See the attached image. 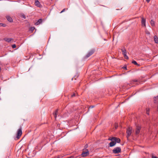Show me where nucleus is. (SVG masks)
Listing matches in <instances>:
<instances>
[{
    "instance_id": "a211bd4d",
    "label": "nucleus",
    "mask_w": 158,
    "mask_h": 158,
    "mask_svg": "<svg viewBox=\"0 0 158 158\" xmlns=\"http://www.w3.org/2000/svg\"><path fill=\"white\" fill-rule=\"evenodd\" d=\"M121 50L123 54H127L126 50L124 47L121 49Z\"/></svg>"
},
{
    "instance_id": "cd10ccee",
    "label": "nucleus",
    "mask_w": 158,
    "mask_h": 158,
    "mask_svg": "<svg viewBox=\"0 0 158 158\" xmlns=\"http://www.w3.org/2000/svg\"><path fill=\"white\" fill-rule=\"evenodd\" d=\"M65 9H65V8H64V9H63V10H62L60 12V13H62V12H64V11H65Z\"/></svg>"
},
{
    "instance_id": "20e7f679",
    "label": "nucleus",
    "mask_w": 158,
    "mask_h": 158,
    "mask_svg": "<svg viewBox=\"0 0 158 158\" xmlns=\"http://www.w3.org/2000/svg\"><path fill=\"white\" fill-rule=\"evenodd\" d=\"M22 128L21 127L20 128H19L18 130L17 131V136L16 138L17 139H19L20 137L22 135Z\"/></svg>"
},
{
    "instance_id": "f3484780",
    "label": "nucleus",
    "mask_w": 158,
    "mask_h": 158,
    "mask_svg": "<svg viewBox=\"0 0 158 158\" xmlns=\"http://www.w3.org/2000/svg\"><path fill=\"white\" fill-rule=\"evenodd\" d=\"M154 40L155 43L156 44L158 43V38L156 35H155L154 36Z\"/></svg>"
},
{
    "instance_id": "f03ea898",
    "label": "nucleus",
    "mask_w": 158,
    "mask_h": 158,
    "mask_svg": "<svg viewBox=\"0 0 158 158\" xmlns=\"http://www.w3.org/2000/svg\"><path fill=\"white\" fill-rule=\"evenodd\" d=\"M121 151V148L119 147H117L113 149L112 150L113 153L117 154L120 152Z\"/></svg>"
},
{
    "instance_id": "6ab92c4d",
    "label": "nucleus",
    "mask_w": 158,
    "mask_h": 158,
    "mask_svg": "<svg viewBox=\"0 0 158 158\" xmlns=\"http://www.w3.org/2000/svg\"><path fill=\"white\" fill-rule=\"evenodd\" d=\"M150 23L152 26H153L155 25V22L153 20H151L150 21Z\"/></svg>"
},
{
    "instance_id": "7c9ffc66",
    "label": "nucleus",
    "mask_w": 158,
    "mask_h": 158,
    "mask_svg": "<svg viewBox=\"0 0 158 158\" xmlns=\"http://www.w3.org/2000/svg\"><path fill=\"white\" fill-rule=\"evenodd\" d=\"M146 33L148 34H150V32L148 31L147 30H146Z\"/></svg>"
},
{
    "instance_id": "c756f323",
    "label": "nucleus",
    "mask_w": 158,
    "mask_h": 158,
    "mask_svg": "<svg viewBox=\"0 0 158 158\" xmlns=\"http://www.w3.org/2000/svg\"><path fill=\"white\" fill-rule=\"evenodd\" d=\"M22 17L24 19H25L26 18L24 14L22 15Z\"/></svg>"
},
{
    "instance_id": "4be33fe9",
    "label": "nucleus",
    "mask_w": 158,
    "mask_h": 158,
    "mask_svg": "<svg viewBox=\"0 0 158 158\" xmlns=\"http://www.w3.org/2000/svg\"><path fill=\"white\" fill-rule=\"evenodd\" d=\"M114 137H112V138H110L108 139V140H111V141H114Z\"/></svg>"
},
{
    "instance_id": "72a5a7b5",
    "label": "nucleus",
    "mask_w": 158,
    "mask_h": 158,
    "mask_svg": "<svg viewBox=\"0 0 158 158\" xmlns=\"http://www.w3.org/2000/svg\"><path fill=\"white\" fill-rule=\"evenodd\" d=\"M123 68L125 69H126L127 70V67H123Z\"/></svg>"
},
{
    "instance_id": "7ed1b4c3",
    "label": "nucleus",
    "mask_w": 158,
    "mask_h": 158,
    "mask_svg": "<svg viewBox=\"0 0 158 158\" xmlns=\"http://www.w3.org/2000/svg\"><path fill=\"white\" fill-rule=\"evenodd\" d=\"M89 154V153L88 149H86L85 150V149H83L82 153L81 154L82 156L84 157H85Z\"/></svg>"
},
{
    "instance_id": "bb28decb",
    "label": "nucleus",
    "mask_w": 158,
    "mask_h": 158,
    "mask_svg": "<svg viewBox=\"0 0 158 158\" xmlns=\"http://www.w3.org/2000/svg\"><path fill=\"white\" fill-rule=\"evenodd\" d=\"M16 47V46L15 44H13L12 45V47L13 48H15Z\"/></svg>"
},
{
    "instance_id": "ddd939ff",
    "label": "nucleus",
    "mask_w": 158,
    "mask_h": 158,
    "mask_svg": "<svg viewBox=\"0 0 158 158\" xmlns=\"http://www.w3.org/2000/svg\"><path fill=\"white\" fill-rule=\"evenodd\" d=\"M116 144V142L114 141H111L109 143V146L110 147H112L114 146Z\"/></svg>"
},
{
    "instance_id": "473e14b6",
    "label": "nucleus",
    "mask_w": 158,
    "mask_h": 158,
    "mask_svg": "<svg viewBox=\"0 0 158 158\" xmlns=\"http://www.w3.org/2000/svg\"><path fill=\"white\" fill-rule=\"evenodd\" d=\"M152 158H157V157L156 156H152Z\"/></svg>"
},
{
    "instance_id": "aec40b11",
    "label": "nucleus",
    "mask_w": 158,
    "mask_h": 158,
    "mask_svg": "<svg viewBox=\"0 0 158 158\" xmlns=\"http://www.w3.org/2000/svg\"><path fill=\"white\" fill-rule=\"evenodd\" d=\"M123 54L124 55V57L126 59H128V57L127 55V54Z\"/></svg>"
},
{
    "instance_id": "2eb2a0df",
    "label": "nucleus",
    "mask_w": 158,
    "mask_h": 158,
    "mask_svg": "<svg viewBox=\"0 0 158 158\" xmlns=\"http://www.w3.org/2000/svg\"><path fill=\"white\" fill-rule=\"evenodd\" d=\"M150 110V109L149 108H147L146 109V113L148 115H149V113Z\"/></svg>"
},
{
    "instance_id": "f704fd0d",
    "label": "nucleus",
    "mask_w": 158,
    "mask_h": 158,
    "mask_svg": "<svg viewBox=\"0 0 158 158\" xmlns=\"http://www.w3.org/2000/svg\"><path fill=\"white\" fill-rule=\"evenodd\" d=\"M150 0H146V1L148 3L149 2Z\"/></svg>"
},
{
    "instance_id": "c9c22d12",
    "label": "nucleus",
    "mask_w": 158,
    "mask_h": 158,
    "mask_svg": "<svg viewBox=\"0 0 158 158\" xmlns=\"http://www.w3.org/2000/svg\"><path fill=\"white\" fill-rule=\"evenodd\" d=\"M94 107V106H91L89 107V108H93Z\"/></svg>"
},
{
    "instance_id": "0eeeda50",
    "label": "nucleus",
    "mask_w": 158,
    "mask_h": 158,
    "mask_svg": "<svg viewBox=\"0 0 158 158\" xmlns=\"http://www.w3.org/2000/svg\"><path fill=\"white\" fill-rule=\"evenodd\" d=\"M136 128L135 131V133L136 134H138L139 133L140 130L141 129V127L137 125L136 126Z\"/></svg>"
},
{
    "instance_id": "f257e3e1",
    "label": "nucleus",
    "mask_w": 158,
    "mask_h": 158,
    "mask_svg": "<svg viewBox=\"0 0 158 158\" xmlns=\"http://www.w3.org/2000/svg\"><path fill=\"white\" fill-rule=\"evenodd\" d=\"M94 52L95 50L94 49H92L90 50L85 55V58H88L92 55L94 53Z\"/></svg>"
},
{
    "instance_id": "9d476101",
    "label": "nucleus",
    "mask_w": 158,
    "mask_h": 158,
    "mask_svg": "<svg viewBox=\"0 0 158 158\" xmlns=\"http://www.w3.org/2000/svg\"><path fill=\"white\" fill-rule=\"evenodd\" d=\"M114 141L116 142V143H119L120 142L121 140L119 138L114 137Z\"/></svg>"
},
{
    "instance_id": "393cba45",
    "label": "nucleus",
    "mask_w": 158,
    "mask_h": 158,
    "mask_svg": "<svg viewBox=\"0 0 158 158\" xmlns=\"http://www.w3.org/2000/svg\"><path fill=\"white\" fill-rule=\"evenodd\" d=\"M88 147V144H86L85 146V148L84 149H85H85H87L86 148H87Z\"/></svg>"
},
{
    "instance_id": "412c9836",
    "label": "nucleus",
    "mask_w": 158,
    "mask_h": 158,
    "mask_svg": "<svg viewBox=\"0 0 158 158\" xmlns=\"http://www.w3.org/2000/svg\"><path fill=\"white\" fill-rule=\"evenodd\" d=\"M157 98H158V96H157L155 97H154V103H156V101L157 100Z\"/></svg>"
},
{
    "instance_id": "4468645a",
    "label": "nucleus",
    "mask_w": 158,
    "mask_h": 158,
    "mask_svg": "<svg viewBox=\"0 0 158 158\" xmlns=\"http://www.w3.org/2000/svg\"><path fill=\"white\" fill-rule=\"evenodd\" d=\"M42 19H39L37 22L35 23V25H38L42 23Z\"/></svg>"
},
{
    "instance_id": "c85d7f7f",
    "label": "nucleus",
    "mask_w": 158,
    "mask_h": 158,
    "mask_svg": "<svg viewBox=\"0 0 158 158\" xmlns=\"http://www.w3.org/2000/svg\"><path fill=\"white\" fill-rule=\"evenodd\" d=\"M76 94H75V93H74L73 94H72V95H71V97H74V96H76Z\"/></svg>"
},
{
    "instance_id": "9b49d317",
    "label": "nucleus",
    "mask_w": 158,
    "mask_h": 158,
    "mask_svg": "<svg viewBox=\"0 0 158 158\" xmlns=\"http://www.w3.org/2000/svg\"><path fill=\"white\" fill-rule=\"evenodd\" d=\"M35 5L37 6V7H40L41 5L40 4V2L38 1V0H36L35 1Z\"/></svg>"
},
{
    "instance_id": "a878e982",
    "label": "nucleus",
    "mask_w": 158,
    "mask_h": 158,
    "mask_svg": "<svg viewBox=\"0 0 158 158\" xmlns=\"http://www.w3.org/2000/svg\"><path fill=\"white\" fill-rule=\"evenodd\" d=\"M35 28L34 27H31L30 28V30L32 31H33L34 29H35Z\"/></svg>"
},
{
    "instance_id": "423d86ee",
    "label": "nucleus",
    "mask_w": 158,
    "mask_h": 158,
    "mask_svg": "<svg viewBox=\"0 0 158 158\" xmlns=\"http://www.w3.org/2000/svg\"><path fill=\"white\" fill-rule=\"evenodd\" d=\"M127 137L128 138L131 135V129L129 127L127 129Z\"/></svg>"
},
{
    "instance_id": "f8f14e48",
    "label": "nucleus",
    "mask_w": 158,
    "mask_h": 158,
    "mask_svg": "<svg viewBox=\"0 0 158 158\" xmlns=\"http://www.w3.org/2000/svg\"><path fill=\"white\" fill-rule=\"evenodd\" d=\"M4 40L8 43L10 42L11 41L13 40V39L8 38H5Z\"/></svg>"
},
{
    "instance_id": "6e6552de",
    "label": "nucleus",
    "mask_w": 158,
    "mask_h": 158,
    "mask_svg": "<svg viewBox=\"0 0 158 158\" xmlns=\"http://www.w3.org/2000/svg\"><path fill=\"white\" fill-rule=\"evenodd\" d=\"M58 109H57L53 113V115L54 116V117L55 118H56L57 117V115L58 114Z\"/></svg>"
},
{
    "instance_id": "1a4fd4ad",
    "label": "nucleus",
    "mask_w": 158,
    "mask_h": 158,
    "mask_svg": "<svg viewBox=\"0 0 158 158\" xmlns=\"http://www.w3.org/2000/svg\"><path fill=\"white\" fill-rule=\"evenodd\" d=\"M142 20H141V24L142 25H143L144 26H146L145 23H146V19L143 17L142 18Z\"/></svg>"
},
{
    "instance_id": "b1692460",
    "label": "nucleus",
    "mask_w": 158,
    "mask_h": 158,
    "mask_svg": "<svg viewBox=\"0 0 158 158\" xmlns=\"http://www.w3.org/2000/svg\"><path fill=\"white\" fill-rule=\"evenodd\" d=\"M6 25L5 24L2 23H0V27L2 26L3 27H5L6 26Z\"/></svg>"
},
{
    "instance_id": "5701e85b",
    "label": "nucleus",
    "mask_w": 158,
    "mask_h": 158,
    "mask_svg": "<svg viewBox=\"0 0 158 158\" xmlns=\"http://www.w3.org/2000/svg\"><path fill=\"white\" fill-rule=\"evenodd\" d=\"M132 63L133 64H134L135 65H138V63H137V62L135 61H133L132 62Z\"/></svg>"
},
{
    "instance_id": "39448f33",
    "label": "nucleus",
    "mask_w": 158,
    "mask_h": 158,
    "mask_svg": "<svg viewBox=\"0 0 158 158\" xmlns=\"http://www.w3.org/2000/svg\"><path fill=\"white\" fill-rule=\"evenodd\" d=\"M140 81L137 79H134L131 81V84H138L139 83H140Z\"/></svg>"
},
{
    "instance_id": "dca6fc26",
    "label": "nucleus",
    "mask_w": 158,
    "mask_h": 158,
    "mask_svg": "<svg viewBox=\"0 0 158 158\" xmlns=\"http://www.w3.org/2000/svg\"><path fill=\"white\" fill-rule=\"evenodd\" d=\"M6 19L10 22H11L13 21V20L12 18L9 16H7L6 17Z\"/></svg>"
},
{
    "instance_id": "2f4dec72",
    "label": "nucleus",
    "mask_w": 158,
    "mask_h": 158,
    "mask_svg": "<svg viewBox=\"0 0 158 158\" xmlns=\"http://www.w3.org/2000/svg\"><path fill=\"white\" fill-rule=\"evenodd\" d=\"M68 158H74V156H71L70 157H68Z\"/></svg>"
}]
</instances>
